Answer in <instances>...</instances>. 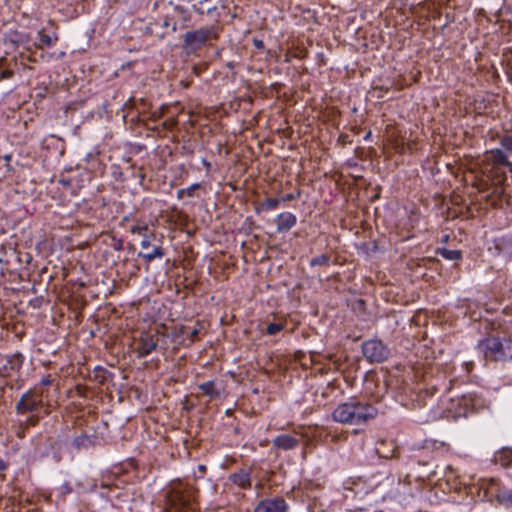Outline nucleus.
Wrapping results in <instances>:
<instances>
[{
  "instance_id": "obj_1",
  "label": "nucleus",
  "mask_w": 512,
  "mask_h": 512,
  "mask_svg": "<svg viewBox=\"0 0 512 512\" xmlns=\"http://www.w3.org/2000/svg\"><path fill=\"white\" fill-rule=\"evenodd\" d=\"M197 491L182 482L172 483L166 493L163 512H193Z\"/></svg>"
},
{
  "instance_id": "obj_2",
  "label": "nucleus",
  "mask_w": 512,
  "mask_h": 512,
  "mask_svg": "<svg viewBox=\"0 0 512 512\" xmlns=\"http://www.w3.org/2000/svg\"><path fill=\"white\" fill-rule=\"evenodd\" d=\"M477 350L483 354L485 360H512V341L506 338L486 337L478 343Z\"/></svg>"
},
{
  "instance_id": "obj_3",
  "label": "nucleus",
  "mask_w": 512,
  "mask_h": 512,
  "mask_svg": "<svg viewBox=\"0 0 512 512\" xmlns=\"http://www.w3.org/2000/svg\"><path fill=\"white\" fill-rule=\"evenodd\" d=\"M218 37V29L215 26L190 30L183 35L182 48L187 54H195L203 47L210 45L211 40H217Z\"/></svg>"
},
{
  "instance_id": "obj_4",
  "label": "nucleus",
  "mask_w": 512,
  "mask_h": 512,
  "mask_svg": "<svg viewBox=\"0 0 512 512\" xmlns=\"http://www.w3.org/2000/svg\"><path fill=\"white\" fill-rule=\"evenodd\" d=\"M43 405L42 392L35 388L23 393L15 405L18 415L38 412Z\"/></svg>"
},
{
  "instance_id": "obj_5",
  "label": "nucleus",
  "mask_w": 512,
  "mask_h": 512,
  "mask_svg": "<svg viewBox=\"0 0 512 512\" xmlns=\"http://www.w3.org/2000/svg\"><path fill=\"white\" fill-rule=\"evenodd\" d=\"M362 354L370 363H382L390 356V349L381 340L370 339L362 344Z\"/></svg>"
},
{
  "instance_id": "obj_6",
  "label": "nucleus",
  "mask_w": 512,
  "mask_h": 512,
  "mask_svg": "<svg viewBox=\"0 0 512 512\" xmlns=\"http://www.w3.org/2000/svg\"><path fill=\"white\" fill-rule=\"evenodd\" d=\"M352 419L350 425H361L374 419L378 410L367 402H361L353 398Z\"/></svg>"
},
{
  "instance_id": "obj_7",
  "label": "nucleus",
  "mask_w": 512,
  "mask_h": 512,
  "mask_svg": "<svg viewBox=\"0 0 512 512\" xmlns=\"http://www.w3.org/2000/svg\"><path fill=\"white\" fill-rule=\"evenodd\" d=\"M488 490L493 493L496 502L506 509L512 508V489L502 486L497 479L489 480Z\"/></svg>"
},
{
  "instance_id": "obj_8",
  "label": "nucleus",
  "mask_w": 512,
  "mask_h": 512,
  "mask_svg": "<svg viewBox=\"0 0 512 512\" xmlns=\"http://www.w3.org/2000/svg\"><path fill=\"white\" fill-rule=\"evenodd\" d=\"M288 504L283 497L265 498L258 502L254 512H287Z\"/></svg>"
},
{
  "instance_id": "obj_9",
  "label": "nucleus",
  "mask_w": 512,
  "mask_h": 512,
  "mask_svg": "<svg viewBox=\"0 0 512 512\" xmlns=\"http://www.w3.org/2000/svg\"><path fill=\"white\" fill-rule=\"evenodd\" d=\"M158 341L159 339L157 335L143 333L137 342V357L142 358L151 354L154 350H156L158 346Z\"/></svg>"
},
{
  "instance_id": "obj_10",
  "label": "nucleus",
  "mask_w": 512,
  "mask_h": 512,
  "mask_svg": "<svg viewBox=\"0 0 512 512\" xmlns=\"http://www.w3.org/2000/svg\"><path fill=\"white\" fill-rule=\"evenodd\" d=\"M2 367H5L6 377H9L12 372H17L21 369L24 356L20 352L7 354L1 358Z\"/></svg>"
},
{
  "instance_id": "obj_11",
  "label": "nucleus",
  "mask_w": 512,
  "mask_h": 512,
  "mask_svg": "<svg viewBox=\"0 0 512 512\" xmlns=\"http://www.w3.org/2000/svg\"><path fill=\"white\" fill-rule=\"evenodd\" d=\"M353 405V398L348 402L339 404L332 413L333 420L341 424L350 425Z\"/></svg>"
},
{
  "instance_id": "obj_12",
  "label": "nucleus",
  "mask_w": 512,
  "mask_h": 512,
  "mask_svg": "<svg viewBox=\"0 0 512 512\" xmlns=\"http://www.w3.org/2000/svg\"><path fill=\"white\" fill-rule=\"evenodd\" d=\"M300 439L289 434H280L272 440L273 448L290 451L298 447Z\"/></svg>"
},
{
  "instance_id": "obj_13",
  "label": "nucleus",
  "mask_w": 512,
  "mask_h": 512,
  "mask_svg": "<svg viewBox=\"0 0 512 512\" xmlns=\"http://www.w3.org/2000/svg\"><path fill=\"white\" fill-rule=\"evenodd\" d=\"M229 481L241 489L251 487V473L249 470L240 469L229 475Z\"/></svg>"
},
{
  "instance_id": "obj_14",
  "label": "nucleus",
  "mask_w": 512,
  "mask_h": 512,
  "mask_svg": "<svg viewBox=\"0 0 512 512\" xmlns=\"http://www.w3.org/2000/svg\"><path fill=\"white\" fill-rule=\"evenodd\" d=\"M130 232L132 234H138L143 237L140 242V246L142 249H148L151 246V238H154L155 235L151 232L146 224L144 225H134L130 228Z\"/></svg>"
},
{
  "instance_id": "obj_15",
  "label": "nucleus",
  "mask_w": 512,
  "mask_h": 512,
  "mask_svg": "<svg viewBox=\"0 0 512 512\" xmlns=\"http://www.w3.org/2000/svg\"><path fill=\"white\" fill-rule=\"evenodd\" d=\"M277 232H286L296 225L297 218L290 212L280 213L277 216Z\"/></svg>"
},
{
  "instance_id": "obj_16",
  "label": "nucleus",
  "mask_w": 512,
  "mask_h": 512,
  "mask_svg": "<svg viewBox=\"0 0 512 512\" xmlns=\"http://www.w3.org/2000/svg\"><path fill=\"white\" fill-rule=\"evenodd\" d=\"M137 256L144 259L147 263L152 262L156 258H162L165 256V250L161 246L152 245L148 249H142Z\"/></svg>"
},
{
  "instance_id": "obj_17",
  "label": "nucleus",
  "mask_w": 512,
  "mask_h": 512,
  "mask_svg": "<svg viewBox=\"0 0 512 512\" xmlns=\"http://www.w3.org/2000/svg\"><path fill=\"white\" fill-rule=\"evenodd\" d=\"M485 156L493 166H506L509 162L508 157L504 151L498 148L487 151Z\"/></svg>"
},
{
  "instance_id": "obj_18",
  "label": "nucleus",
  "mask_w": 512,
  "mask_h": 512,
  "mask_svg": "<svg viewBox=\"0 0 512 512\" xmlns=\"http://www.w3.org/2000/svg\"><path fill=\"white\" fill-rule=\"evenodd\" d=\"M188 333V327L185 325L175 326L171 332V339L173 342L185 346L186 345V334Z\"/></svg>"
},
{
  "instance_id": "obj_19",
  "label": "nucleus",
  "mask_w": 512,
  "mask_h": 512,
  "mask_svg": "<svg viewBox=\"0 0 512 512\" xmlns=\"http://www.w3.org/2000/svg\"><path fill=\"white\" fill-rule=\"evenodd\" d=\"M495 461L505 468L511 467L512 466V449L511 448L501 449L496 454Z\"/></svg>"
},
{
  "instance_id": "obj_20",
  "label": "nucleus",
  "mask_w": 512,
  "mask_h": 512,
  "mask_svg": "<svg viewBox=\"0 0 512 512\" xmlns=\"http://www.w3.org/2000/svg\"><path fill=\"white\" fill-rule=\"evenodd\" d=\"M198 388L202 391L203 394L210 397L211 399H219L220 391L216 389L213 381H207L198 385Z\"/></svg>"
},
{
  "instance_id": "obj_21",
  "label": "nucleus",
  "mask_w": 512,
  "mask_h": 512,
  "mask_svg": "<svg viewBox=\"0 0 512 512\" xmlns=\"http://www.w3.org/2000/svg\"><path fill=\"white\" fill-rule=\"evenodd\" d=\"M437 254L441 255L443 258L451 261H457L462 258V252L460 250H450L447 248H438Z\"/></svg>"
},
{
  "instance_id": "obj_22",
  "label": "nucleus",
  "mask_w": 512,
  "mask_h": 512,
  "mask_svg": "<svg viewBox=\"0 0 512 512\" xmlns=\"http://www.w3.org/2000/svg\"><path fill=\"white\" fill-rule=\"evenodd\" d=\"M38 36H39V43H38L37 47H39V48L51 47L58 40L57 35L52 37L48 34H45L43 32V30L38 32Z\"/></svg>"
},
{
  "instance_id": "obj_23",
  "label": "nucleus",
  "mask_w": 512,
  "mask_h": 512,
  "mask_svg": "<svg viewBox=\"0 0 512 512\" xmlns=\"http://www.w3.org/2000/svg\"><path fill=\"white\" fill-rule=\"evenodd\" d=\"M93 444L92 442V439L90 436L86 435V434H82L78 437H76L74 440H73V446L77 449V450H80L82 448H88L89 446H91Z\"/></svg>"
},
{
  "instance_id": "obj_24",
  "label": "nucleus",
  "mask_w": 512,
  "mask_h": 512,
  "mask_svg": "<svg viewBox=\"0 0 512 512\" xmlns=\"http://www.w3.org/2000/svg\"><path fill=\"white\" fill-rule=\"evenodd\" d=\"M169 4L173 6L174 12L181 16L183 22L187 23L190 21L191 16L189 14V10L185 6L173 4V2H169Z\"/></svg>"
},
{
  "instance_id": "obj_25",
  "label": "nucleus",
  "mask_w": 512,
  "mask_h": 512,
  "mask_svg": "<svg viewBox=\"0 0 512 512\" xmlns=\"http://www.w3.org/2000/svg\"><path fill=\"white\" fill-rule=\"evenodd\" d=\"M330 263V256L327 254H322L316 256L310 260V265L314 266H328Z\"/></svg>"
},
{
  "instance_id": "obj_26",
  "label": "nucleus",
  "mask_w": 512,
  "mask_h": 512,
  "mask_svg": "<svg viewBox=\"0 0 512 512\" xmlns=\"http://www.w3.org/2000/svg\"><path fill=\"white\" fill-rule=\"evenodd\" d=\"M280 203V200L277 198H266L261 204L260 207L263 210H273L275 209Z\"/></svg>"
},
{
  "instance_id": "obj_27",
  "label": "nucleus",
  "mask_w": 512,
  "mask_h": 512,
  "mask_svg": "<svg viewBox=\"0 0 512 512\" xmlns=\"http://www.w3.org/2000/svg\"><path fill=\"white\" fill-rule=\"evenodd\" d=\"M5 62V58H0V81L4 79H9L14 75V72L11 69L4 68Z\"/></svg>"
},
{
  "instance_id": "obj_28",
  "label": "nucleus",
  "mask_w": 512,
  "mask_h": 512,
  "mask_svg": "<svg viewBox=\"0 0 512 512\" xmlns=\"http://www.w3.org/2000/svg\"><path fill=\"white\" fill-rule=\"evenodd\" d=\"M500 144L504 149L512 153V131L501 137Z\"/></svg>"
},
{
  "instance_id": "obj_29",
  "label": "nucleus",
  "mask_w": 512,
  "mask_h": 512,
  "mask_svg": "<svg viewBox=\"0 0 512 512\" xmlns=\"http://www.w3.org/2000/svg\"><path fill=\"white\" fill-rule=\"evenodd\" d=\"M284 329V325L282 323H269L266 326V333L268 335H275L278 332L282 331Z\"/></svg>"
},
{
  "instance_id": "obj_30",
  "label": "nucleus",
  "mask_w": 512,
  "mask_h": 512,
  "mask_svg": "<svg viewBox=\"0 0 512 512\" xmlns=\"http://www.w3.org/2000/svg\"><path fill=\"white\" fill-rule=\"evenodd\" d=\"M198 334H199V328L195 327L192 330L188 329V333L186 334V345H185V347H188L191 344H193L196 341V339L198 337Z\"/></svg>"
},
{
  "instance_id": "obj_31",
  "label": "nucleus",
  "mask_w": 512,
  "mask_h": 512,
  "mask_svg": "<svg viewBox=\"0 0 512 512\" xmlns=\"http://www.w3.org/2000/svg\"><path fill=\"white\" fill-rule=\"evenodd\" d=\"M163 28H171L172 32H176L178 30V25L176 21L172 20V17L169 15H166L163 19V22L161 24Z\"/></svg>"
},
{
  "instance_id": "obj_32",
  "label": "nucleus",
  "mask_w": 512,
  "mask_h": 512,
  "mask_svg": "<svg viewBox=\"0 0 512 512\" xmlns=\"http://www.w3.org/2000/svg\"><path fill=\"white\" fill-rule=\"evenodd\" d=\"M26 425L21 422L18 423L17 426L14 427V433L16 435L17 438L19 439H23L25 437V434H26Z\"/></svg>"
},
{
  "instance_id": "obj_33",
  "label": "nucleus",
  "mask_w": 512,
  "mask_h": 512,
  "mask_svg": "<svg viewBox=\"0 0 512 512\" xmlns=\"http://www.w3.org/2000/svg\"><path fill=\"white\" fill-rule=\"evenodd\" d=\"M39 422V416L32 413L25 421H22L23 424L26 425V427H34Z\"/></svg>"
},
{
  "instance_id": "obj_34",
  "label": "nucleus",
  "mask_w": 512,
  "mask_h": 512,
  "mask_svg": "<svg viewBox=\"0 0 512 512\" xmlns=\"http://www.w3.org/2000/svg\"><path fill=\"white\" fill-rule=\"evenodd\" d=\"M200 186H201V185H200L199 183H194V184H192L190 187H188V188H184V191H185L186 196H188V197H193V196H194V192H195L196 190H198V189L200 188Z\"/></svg>"
},
{
  "instance_id": "obj_35",
  "label": "nucleus",
  "mask_w": 512,
  "mask_h": 512,
  "mask_svg": "<svg viewBox=\"0 0 512 512\" xmlns=\"http://www.w3.org/2000/svg\"><path fill=\"white\" fill-rule=\"evenodd\" d=\"M253 45L258 50H263L265 48L263 40L258 39V38L253 39Z\"/></svg>"
},
{
  "instance_id": "obj_36",
  "label": "nucleus",
  "mask_w": 512,
  "mask_h": 512,
  "mask_svg": "<svg viewBox=\"0 0 512 512\" xmlns=\"http://www.w3.org/2000/svg\"><path fill=\"white\" fill-rule=\"evenodd\" d=\"M299 195H300V193H297V194L289 193V194H286L284 197H282L281 201H292V200L296 199Z\"/></svg>"
},
{
  "instance_id": "obj_37",
  "label": "nucleus",
  "mask_w": 512,
  "mask_h": 512,
  "mask_svg": "<svg viewBox=\"0 0 512 512\" xmlns=\"http://www.w3.org/2000/svg\"><path fill=\"white\" fill-rule=\"evenodd\" d=\"M202 164L203 166L205 167L206 169V172H210L211 170V163L209 161H207L205 158L202 159Z\"/></svg>"
},
{
  "instance_id": "obj_38",
  "label": "nucleus",
  "mask_w": 512,
  "mask_h": 512,
  "mask_svg": "<svg viewBox=\"0 0 512 512\" xmlns=\"http://www.w3.org/2000/svg\"><path fill=\"white\" fill-rule=\"evenodd\" d=\"M51 378H50V375H48L47 377H44L42 380H41V384L44 385V386H49L51 385Z\"/></svg>"
},
{
  "instance_id": "obj_39",
  "label": "nucleus",
  "mask_w": 512,
  "mask_h": 512,
  "mask_svg": "<svg viewBox=\"0 0 512 512\" xmlns=\"http://www.w3.org/2000/svg\"><path fill=\"white\" fill-rule=\"evenodd\" d=\"M8 468V463L0 457V472L5 471Z\"/></svg>"
},
{
  "instance_id": "obj_40",
  "label": "nucleus",
  "mask_w": 512,
  "mask_h": 512,
  "mask_svg": "<svg viewBox=\"0 0 512 512\" xmlns=\"http://www.w3.org/2000/svg\"><path fill=\"white\" fill-rule=\"evenodd\" d=\"M126 107H136V100L133 99V98H130L127 102H126Z\"/></svg>"
},
{
  "instance_id": "obj_41",
  "label": "nucleus",
  "mask_w": 512,
  "mask_h": 512,
  "mask_svg": "<svg viewBox=\"0 0 512 512\" xmlns=\"http://www.w3.org/2000/svg\"><path fill=\"white\" fill-rule=\"evenodd\" d=\"M185 196H186V194H185L184 189H180V190H178V191H177V197H178L179 199H182V198H184Z\"/></svg>"
},
{
  "instance_id": "obj_42",
  "label": "nucleus",
  "mask_w": 512,
  "mask_h": 512,
  "mask_svg": "<svg viewBox=\"0 0 512 512\" xmlns=\"http://www.w3.org/2000/svg\"><path fill=\"white\" fill-rule=\"evenodd\" d=\"M163 125H164V127L171 128L174 125V121H171V122L165 121L163 123Z\"/></svg>"
},
{
  "instance_id": "obj_43",
  "label": "nucleus",
  "mask_w": 512,
  "mask_h": 512,
  "mask_svg": "<svg viewBox=\"0 0 512 512\" xmlns=\"http://www.w3.org/2000/svg\"><path fill=\"white\" fill-rule=\"evenodd\" d=\"M62 489H63L65 492H67V493L71 491V489H70V487H69V484H68V483H65V484L63 485Z\"/></svg>"
},
{
  "instance_id": "obj_44",
  "label": "nucleus",
  "mask_w": 512,
  "mask_h": 512,
  "mask_svg": "<svg viewBox=\"0 0 512 512\" xmlns=\"http://www.w3.org/2000/svg\"><path fill=\"white\" fill-rule=\"evenodd\" d=\"M0 377H6V374H5V367H2L0 366Z\"/></svg>"
},
{
  "instance_id": "obj_45",
  "label": "nucleus",
  "mask_w": 512,
  "mask_h": 512,
  "mask_svg": "<svg viewBox=\"0 0 512 512\" xmlns=\"http://www.w3.org/2000/svg\"><path fill=\"white\" fill-rule=\"evenodd\" d=\"M506 167L509 169V172L512 173V163L509 161Z\"/></svg>"
},
{
  "instance_id": "obj_46",
  "label": "nucleus",
  "mask_w": 512,
  "mask_h": 512,
  "mask_svg": "<svg viewBox=\"0 0 512 512\" xmlns=\"http://www.w3.org/2000/svg\"><path fill=\"white\" fill-rule=\"evenodd\" d=\"M12 156L11 155H5L4 156V159L9 162L11 160Z\"/></svg>"
},
{
  "instance_id": "obj_47",
  "label": "nucleus",
  "mask_w": 512,
  "mask_h": 512,
  "mask_svg": "<svg viewBox=\"0 0 512 512\" xmlns=\"http://www.w3.org/2000/svg\"><path fill=\"white\" fill-rule=\"evenodd\" d=\"M227 66H228L229 68H234V64H233V62L228 63V64H227Z\"/></svg>"
},
{
  "instance_id": "obj_48",
  "label": "nucleus",
  "mask_w": 512,
  "mask_h": 512,
  "mask_svg": "<svg viewBox=\"0 0 512 512\" xmlns=\"http://www.w3.org/2000/svg\"><path fill=\"white\" fill-rule=\"evenodd\" d=\"M139 102H140L142 105H145V99L141 98V99H139Z\"/></svg>"
},
{
  "instance_id": "obj_49",
  "label": "nucleus",
  "mask_w": 512,
  "mask_h": 512,
  "mask_svg": "<svg viewBox=\"0 0 512 512\" xmlns=\"http://www.w3.org/2000/svg\"><path fill=\"white\" fill-rule=\"evenodd\" d=\"M199 469L204 471V470H205V466L200 465V466H199Z\"/></svg>"
},
{
  "instance_id": "obj_50",
  "label": "nucleus",
  "mask_w": 512,
  "mask_h": 512,
  "mask_svg": "<svg viewBox=\"0 0 512 512\" xmlns=\"http://www.w3.org/2000/svg\"><path fill=\"white\" fill-rule=\"evenodd\" d=\"M187 153H188L189 155H192V154H193V151H192V150H187Z\"/></svg>"
},
{
  "instance_id": "obj_51",
  "label": "nucleus",
  "mask_w": 512,
  "mask_h": 512,
  "mask_svg": "<svg viewBox=\"0 0 512 512\" xmlns=\"http://www.w3.org/2000/svg\"><path fill=\"white\" fill-rule=\"evenodd\" d=\"M383 457L389 458V455H384ZM390 457H393V454H391Z\"/></svg>"
}]
</instances>
